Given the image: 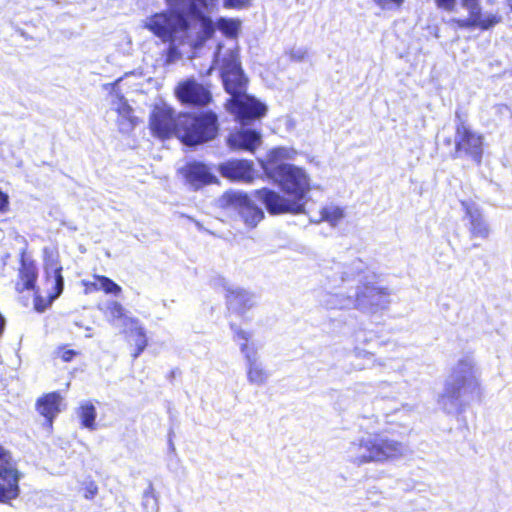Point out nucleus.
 Segmentation results:
<instances>
[{
	"label": "nucleus",
	"mask_w": 512,
	"mask_h": 512,
	"mask_svg": "<svg viewBox=\"0 0 512 512\" xmlns=\"http://www.w3.org/2000/svg\"><path fill=\"white\" fill-rule=\"evenodd\" d=\"M58 256L51 254L44 263V283L51 285L47 295L43 297L37 287L38 267L35 260L22 251L19 257V268L15 290L18 293L33 291V307L38 313L46 311L53 302L63 293L64 277Z\"/></svg>",
	"instance_id": "obj_1"
},
{
	"label": "nucleus",
	"mask_w": 512,
	"mask_h": 512,
	"mask_svg": "<svg viewBox=\"0 0 512 512\" xmlns=\"http://www.w3.org/2000/svg\"><path fill=\"white\" fill-rule=\"evenodd\" d=\"M221 77L226 92L231 95L228 100L229 109L239 121L245 123L265 115L266 106L245 93L248 79L241 66L238 46L222 57Z\"/></svg>",
	"instance_id": "obj_2"
},
{
	"label": "nucleus",
	"mask_w": 512,
	"mask_h": 512,
	"mask_svg": "<svg viewBox=\"0 0 512 512\" xmlns=\"http://www.w3.org/2000/svg\"><path fill=\"white\" fill-rule=\"evenodd\" d=\"M349 451L355 465L386 463L398 460L405 455V445L395 439L375 433L372 438H360L351 442Z\"/></svg>",
	"instance_id": "obj_3"
},
{
	"label": "nucleus",
	"mask_w": 512,
	"mask_h": 512,
	"mask_svg": "<svg viewBox=\"0 0 512 512\" xmlns=\"http://www.w3.org/2000/svg\"><path fill=\"white\" fill-rule=\"evenodd\" d=\"M180 141L196 146L213 140L219 131V119L211 110L180 112Z\"/></svg>",
	"instance_id": "obj_4"
},
{
	"label": "nucleus",
	"mask_w": 512,
	"mask_h": 512,
	"mask_svg": "<svg viewBox=\"0 0 512 512\" xmlns=\"http://www.w3.org/2000/svg\"><path fill=\"white\" fill-rule=\"evenodd\" d=\"M456 124L454 127V139L446 137L443 143L447 146L454 144L451 158H468L475 164L482 163L484 155V136L472 129L467 119L460 113H455Z\"/></svg>",
	"instance_id": "obj_5"
},
{
	"label": "nucleus",
	"mask_w": 512,
	"mask_h": 512,
	"mask_svg": "<svg viewBox=\"0 0 512 512\" xmlns=\"http://www.w3.org/2000/svg\"><path fill=\"white\" fill-rule=\"evenodd\" d=\"M143 28L150 31L164 43L175 42L179 33H187L190 22L181 11H161L150 15Z\"/></svg>",
	"instance_id": "obj_6"
},
{
	"label": "nucleus",
	"mask_w": 512,
	"mask_h": 512,
	"mask_svg": "<svg viewBox=\"0 0 512 512\" xmlns=\"http://www.w3.org/2000/svg\"><path fill=\"white\" fill-rule=\"evenodd\" d=\"M271 176L278 181L287 195L304 202L310 190V184L303 169L290 164H279L272 169Z\"/></svg>",
	"instance_id": "obj_7"
},
{
	"label": "nucleus",
	"mask_w": 512,
	"mask_h": 512,
	"mask_svg": "<svg viewBox=\"0 0 512 512\" xmlns=\"http://www.w3.org/2000/svg\"><path fill=\"white\" fill-rule=\"evenodd\" d=\"M22 477L11 451L0 444V479L6 482V485L0 483V503L6 504L19 497Z\"/></svg>",
	"instance_id": "obj_8"
},
{
	"label": "nucleus",
	"mask_w": 512,
	"mask_h": 512,
	"mask_svg": "<svg viewBox=\"0 0 512 512\" xmlns=\"http://www.w3.org/2000/svg\"><path fill=\"white\" fill-rule=\"evenodd\" d=\"M177 100L185 106L204 108L213 102V94L209 83L199 82L194 77L185 78L174 88Z\"/></svg>",
	"instance_id": "obj_9"
},
{
	"label": "nucleus",
	"mask_w": 512,
	"mask_h": 512,
	"mask_svg": "<svg viewBox=\"0 0 512 512\" xmlns=\"http://www.w3.org/2000/svg\"><path fill=\"white\" fill-rule=\"evenodd\" d=\"M180 112L166 105L155 106L150 113L149 129L151 134L160 139L167 140L172 137L180 139Z\"/></svg>",
	"instance_id": "obj_10"
},
{
	"label": "nucleus",
	"mask_w": 512,
	"mask_h": 512,
	"mask_svg": "<svg viewBox=\"0 0 512 512\" xmlns=\"http://www.w3.org/2000/svg\"><path fill=\"white\" fill-rule=\"evenodd\" d=\"M255 197L260 200L271 215L300 214L305 210V203L297 199L285 198L274 190L261 188L255 190Z\"/></svg>",
	"instance_id": "obj_11"
},
{
	"label": "nucleus",
	"mask_w": 512,
	"mask_h": 512,
	"mask_svg": "<svg viewBox=\"0 0 512 512\" xmlns=\"http://www.w3.org/2000/svg\"><path fill=\"white\" fill-rule=\"evenodd\" d=\"M63 396L59 391L42 394L36 399L35 409L44 418V427L51 432L53 423L62 410Z\"/></svg>",
	"instance_id": "obj_12"
},
{
	"label": "nucleus",
	"mask_w": 512,
	"mask_h": 512,
	"mask_svg": "<svg viewBox=\"0 0 512 512\" xmlns=\"http://www.w3.org/2000/svg\"><path fill=\"white\" fill-rule=\"evenodd\" d=\"M222 177L231 181L250 182L253 179V162L246 159H230L218 165Z\"/></svg>",
	"instance_id": "obj_13"
},
{
	"label": "nucleus",
	"mask_w": 512,
	"mask_h": 512,
	"mask_svg": "<svg viewBox=\"0 0 512 512\" xmlns=\"http://www.w3.org/2000/svg\"><path fill=\"white\" fill-rule=\"evenodd\" d=\"M261 142L260 132L253 129H236L227 136V145L234 151L254 153Z\"/></svg>",
	"instance_id": "obj_14"
},
{
	"label": "nucleus",
	"mask_w": 512,
	"mask_h": 512,
	"mask_svg": "<svg viewBox=\"0 0 512 512\" xmlns=\"http://www.w3.org/2000/svg\"><path fill=\"white\" fill-rule=\"evenodd\" d=\"M182 175L185 182L194 190L201 189L216 181V178L210 171V168L206 164L198 161L188 162L182 168Z\"/></svg>",
	"instance_id": "obj_15"
},
{
	"label": "nucleus",
	"mask_w": 512,
	"mask_h": 512,
	"mask_svg": "<svg viewBox=\"0 0 512 512\" xmlns=\"http://www.w3.org/2000/svg\"><path fill=\"white\" fill-rule=\"evenodd\" d=\"M461 205L469 219V234L471 238L487 239L490 234V228L485 221L480 210L473 207L466 201H462Z\"/></svg>",
	"instance_id": "obj_16"
},
{
	"label": "nucleus",
	"mask_w": 512,
	"mask_h": 512,
	"mask_svg": "<svg viewBox=\"0 0 512 512\" xmlns=\"http://www.w3.org/2000/svg\"><path fill=\"white\" fill-rule=\"evenodd\" d=\"M501 22V17L497 15H489L481 18L480 9L469 10V16L466 19L456 20L459 28L473 29L479 28L481 30H488Z\"/></svg>",
	"instance_id": "obj_17"
},
{
	"label": "nucleus",
	"mask_w": 512,
	"mask_h": 512,
	"mask_svg": "<svg viewBox=\"0 0 512 512\" xmlns=\"http://www.w3.org/2000/svg\"><path fill=\"white\" fill-rule=\"evenodd\" d=\"M81 284L86 294L102 291L105 294H112L118 296L122 292L121 286H119L112 279L104 275L94 274L93 281L83 280Z\"/></svg>",
	"instance_id": "obj_18"
},
{
	"label": "nucleus",
	"mask_w": 512,
	"mask_h": 512,
	"mask_svg": "<svg viewBox=\"0 0 512 512\" xmlns=\"http://www.w3.org/2000/svg\"><path fill=\"white\" fill-rule=\"evenodd\" d=\"M225 300L228 309L239 315L245 314L253 306L251 295L243 289H228Z\"/></svg>",
	"instance_id": "obj_19"
},
{
	"label": "nucleus",
	"mask_w": 512,
	"mask_h": 512,
	"mask_svg": "<svg viewBox=\"0 0 512 512\" xmlns=\"http://www.w3.org/2000/svg\"><path fill=\"white\" fill-rule=\"evenodd\" d=\"M241 351L245 353V357L248 362L247 367V378L252 384L262 385L266 383L268 379V372L257 363L255 359V350H249L246 343L242 344Z\"/></svg>",
	"instance_id": "obj_20"
},
{
	"label": "nucleus",
	"mask_w": 512,
	"mask_h": 512,
	"mask_svg": "<svg viewBox=\"0 0 512 512\" xmlns=\"http://www.w3.org/2000/svg\"><path fill=\"white\" fill-rule=\"evenodd\" d=\"M129 323L133 326L130 332L133 346L131 357L135 360L147 348L149 341L144 327L139 324L136 318L129 319Z\"/></svg>",
	"instance_id": "obj_21"
},
{
	"label": "nucleus",
	"mask_w": 512,
	"mask_h": 512,
	"mask_svg": "<svg viewBox=\"0 0 512 512\" xmlns=\"http://www.w3.org/2000/svg\"><path fill=\"white\" fill-rule=\"evenodd\" d=\"M248 196L244 192L226 191L219 197L218 207L224 211H234L239 214L243 205L247 203Z\"/></svg>",
	"instance_id": "obj_22"
},
{
	"label": "nucleus",
	"mask_w": 512,
	"mask_h": 512,
	"mask_svg": "<svg viewBox=\"0 0 512 512\" xmlns=\"http://www.w3.org/2000/svg\"><path fill=\"white\" fill-rule=\"evenodd\" d=\"M198 9L196 13L191 14L194 18L199 21L200 29L197 33V42L203 44L206 41L212 39L217 30L216 22H214L209 16L205 15Z\"/></svg>",
	"instance_id": "obj_23"
},
{
	"label": "nucleus",
	"mask_w": 512,
	"mask_h": 512,
	"mask_svg": "<svg viewBox=\"0 0 512 512\" xmlns=\"http://www.w3.org/2000/svg\"><path fill=\"white\" fill-rule=\"evenodd\" d=\"M172 11L187 7L189 14H194L198 9H207L213 6L216 0H165Z\"/></svg>",
	"instance_id": "obj_24"
},
{
	"label": "nucleus",
	"mask_w": 512,
	"mask_h": 512,
	"mask_svg": "<svg viewBox=\"0 0 512 512\" xmlns=\"http://www.w3.org/2000/svg\"><path fill=\"white\" fill-rule=\"evenodd\" d=\"M239 215L250 228H254L264 218V213L261 208L254 204L251 198L248 196L247 203L243 205Z\"/></svg>",
	"instance_id": "obj_25"
},
{
	"label": "nucleus",
	"mask_w": 512,
	"mask_h": 512,
	"mask_svg": "<svg viewBox=\"0 0 512 512\" xmlns=\"http://www.w3.org/2000/svg\"><path fill=\"white\" fill-rule=\"evenodd\" d=\"M77 415L82 427L87 428L91 431L96 429L97 412L93 403H91L90 401L81 403L77 409Z\"/></svg>",
	"instance_id": "obj_26"
},
{
	"label": "nucleus",
	"mask_w": 512,
	"mask_h": 512,
	"mask_svg": "<svg viewBox=\"0 0 512 512\" xmlns=\"http://www.w3.org/2000/svg\"><path fill=\"white\" fill-rule=\"evenodd\" d=\"M241 21L237 18L219 17L216 20L217 29L229 39H237L241 30Z\"/></svg>",
	"instance_id": "obj_27"
},
{
	"label": "nucleus",
	"mask_w": 512,
	"mask_h": 512,
	"mask_svg": "<svg viewBox=\"0 0 512 512\" xmlns=\"http://www.w3.org/2000/svg\"><path fill=\"white\" fill-rule=\"evenodd\" d=\"M105 316L111 324L122 322L123 324L129 323L127 311L124 306L118 301H109L106 306Z\"/></svg>",
	"instance_id": "obj_28"
},
{
	"label": "nucleus",
	"mask_w": 512,
	"mask_h": 512,
	"mask_svg": "<svg viewBox=\"0 0 512 512\" xmlns=\"http://www.w3.org/2000/svg\"><path fill=\"white\" fill-rule=\"evenodd\" d=\"M118 104L116 112L120 118L121 123H126L133 127L137 123V118L134 116L133 108L129 105L128 101L122 94L117 95Z\"/></svg>",
	"instance_id": "obj_29"
},
{
	"label": "nucleus",
	"mask_w": 512,
	"mask_h": 512,
	"mask_svg": "<svg viewBox=\"0 0 512 512\" xmlns=\"http://www.w3.org/2000/svg\"><path fill=\"white\" fill-rule=\"evenodd\" d=\"M322 219L335 225L344 216L343 210L339 207H325L321 211Z\"/></svg>",
	"instance_id": "obj_30"
},
{
	"label": "nucleus",
	"mask_w": 512,
	"mask_h": 512,
	"mask_svg": "<svg viewBox=\"0 0 512 512\" xmlns=\"http://www.w3.org/2000/svg\"><path fill=\"white\" fill-rule=\"evenodd\" d=\"M169 44L168 48L162 52L163 66H169L182 57V53L177 46L174 45V42Z\"/></svg>",
	"instance_id": "obj_31"
},
{
	"label": "nucleus",
	"mask_w": 512,
	"mask_h": 512,
	"mask_svg": "<svg viewBox=\"0 0 512 512\" xmlns=\"http://www.w3.org/2000/svg\"><path fill=\"white\" fill-rule=\"evenodd\" d=\"M56 357L63 362H71L76 356L80 355L79 351L68 348V345H60L55 350Z\"/></svg>",
	"instance_id": "obj_32"
},
{
	"label": "nucleus",
	"mask_w": 512,
	"mask_h": 512,
	"mask_svg": "<svg viewBox=\"0 0 512 512\" xmlns=\"http://www.w3.org/2000/svg\"><path fill=\"white\" fill-rule=\"evenodd\" d=\"M82 490L84 498L91 500L97 495L98 486L95 481L90 480L84 483Z\"/></svg>",
	"instance_id": "obj_33"
},
{
	"label": "nucleus",
	"mask_w": 512,
	"mask_h": 512,
	"mask_svg": "<svg viewBox=\"0 0 512 512\" xmlns=\"http://www.w3.org/2000/svg\"><path fill=\"white\" fill-rule=\"evenodd\" d=\"M251 0H224L223 6L228 9H242L250 6Z\"/></svg>",
	"instance_id": "obj_34"
},
{
	"label": "nucleus",
	"mask_w": 512,
	"mask_h": 512,
	"mask_svg": "<svg viewBox=\"0 0 512 512\" xmlns=\"http://www.w3.org/2000/svg\"><path fill=\"white\" fill-rule=\"evenodd\" d=\"M374 2L383 10L399 8L404 0H374Z\"/></svg>",
	"instance_id": "obj_35"
},
{
	"label": "nucleus",
	"mask_w": 512,
	"mask_h": 512,
	"mask_svg": "<svg viewBox=\"0 0 512 512\" xmlns=\"http://www.w3.org/2000/svg\"><path fill=\"white\" fill-rule=\"evenodd\" d=\"M438 8L445 11H453L455 8L456 0H435Z\"/></svg>",
	"instance_id": "obj_36"
},
{
	"label": "nucleus",
	"mask_w": 512,
	"mask_h": 512,
	"mask_svg": "<svg viewBox=\"0 0 512 512\" xmlns=\"http://www.w3.org/2000/svg\"><path fill=\"white\" fill-rule=\"evenodd\" d=\"M9 206L8 194L0 189V214L7 213L9 211Z\"/></svg>",
	"instance_id": "obj_37"
},
{
	"label": "nucleus",
	"mask_w": 512,
	"mask_h": 512,
	"mask_svg": "<svg viewBox=\"0 0 512 512\" xmlns=\"http://www.w3.org/2000/svg\"><path fill=\"white\" fill-rule=\"evenodd\" d=\"M464 386V379L461 377H457V384H452L450 387L447 388V393L451 397H457V394L461 387Z\"/></svg>",
	"instance_id": "obj_38"
},
{
	"label": "nucleus",
	"mask_w": 512,
	"mask_h": 512,
	"mask_svg": "<svg viewBox=\"0 0 512 512\" xmlns=\"http://www.w3.org/2000/svg\"><path fill=\"white\" fill-rule=\"evenodd\" d=\"M458 367L460 369V373H469V374L472 373V368H473L472 364L466 360L459 361Z\"/></svg>",
	"instance_id": "obj_39"
},
{
	"label": "nucleus",
	"mask_w": 512,
	"mask_h": 512,
	"mask_svg": "<svg viewBox=\"0 0 512 512\" xmlns=\"http://www.w3.org/2000/svg\"><path fill=\"white\" fill-rule=\"evenodd\" d=\"M463 7L473 10V9H479V2L480 0H461Z\"/></svg>",
	"instance_id": "obj_40"
},
{
	"label": "nucleus",
	"mask_w": 512,
	"mask_h": 512,
	"mask_svg": "<svg viewBox=\"0 0 512 512\" xmlns=\"http://www.w3.org/2000/svg\"><path fill=\"white\" fill-rule=\"evenodd\" d=\"M236 335H237V337H238V338H241V339H243V340H245V341H248V340H249V338H250L249 333H248V332H246V331H244V330H241V329H238V330L236 331Z\"/></svg>",
	"instance_id": "obj_41"
},
{
	"label": "nucleus",
	"mask_w": 512,
	"mask_h": 512,
	"mask_svg": "<svg viewBox=\"0 0 512 512\" xmlns=\"http://www.w3.org/2000/svg\"><path fill=\"white\" fill-rule=\"evenodd\" d=\"M5 318L3 317V315L0 313V335L3 334L4 332V329H5Z\"/></svg>",
	"instance_id": "obj_42"
},
{
	"label": "nucleus",
	"mask_w": 512,
	"mask_h": 512,
	"mask_svg": "<svg viewBox=\"0 0 512 512\" xmlns=\"http://www.w3.org/2000/svg\"><path fill=\"white\" fill-rule=\"evenodd\" d=\"M376 293L379 295H385V296H387L389 294V292L387 291L386 288H378L376 290Z\"/></svg>",
	"instance_id": "obj_43"
},
{
	"label": "nucleus",
	"mask_w": 512,
	"mask_h": 512,
	"mask_svg": "<svg viewBox=\"0 0 512 512\" xmlns=\"http://www.w3.org/2000/svg\"><path fill=\"white\" fill-rule=\"evenodd\" d=\"M221 48H222V45H221V44H218L217 55H219V54H220V50H221Z\"/></svg>",
	"instance_id": "obj_44"
},
{
	"label": "nucleus",
	"mask_w": 512,
	"mask_h": 512,
	"mask_svg": "<svg viewBox=\"0 0 512 512\" xmlns=\"http://www.w3.org/2000/svg\"><path fill=\"white\" fill-rule=\"evenodd\" d=\"M508 5H509L510 10L512 11V0H508Z\"/></svg>",
	"instance_id": "obj_45"
}]
</instances>
